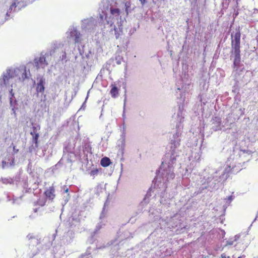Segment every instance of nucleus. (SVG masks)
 Instances as JSON below:
<instances>
[{"instance_id": "obj_1", "label": "nucleus", "mask_w": 258, "mask_h": 258, "mask_svg": "<svg viewBox=\"0 0 258 258\" xmlns=\"http://www.w3.org/2000/svg\"><path fill=\"white\" fill-rule=\"evenodd\" d=\"M4 84L6 86L13 87L14 80V73L12 70H8L3 76Z\"/></svg>"}, {"instance_id": "obj_2", "label": "nucleus", "mask_w": 258, "mask_h": 258, "mask_svg": "<svg viewBox=\"0 0 258 258\" xmlns=\"http://www.w3.org/2000/svg\"><path fill=\"white\" fill-rule=\"evenodd\" d=\"M51 54L48 53H41L40 55L36 57L34 59V62L36 64H47L46 59L50 56Z\"/></svg>"}, {"instance_id": "obj_3", "label": "nucleus", "mask_w": 258, "mask_h": 258, "mask_svg": "<svg viewBox=\"0 0 258 258\" xmlns=\"http://www.w3.org/2000/svg\"><path fill=\"white\" fill-rule=\"evenodd\" d=\"M44 195L46 200H48L51 202L53 201L55 198V189L54 186L53 185L49 186L45 190Z\"/></svg>"}, {"instance_id": "obj_4", "label": "nucleus", "mask_w": 258, "mask_h": 258, "mask_svg": "<svg viewBox=\"0 0 258 258\" xmlns=\"http://www.w3.org/2000/svg\"><path fill=\"white\" fill-rule=\"evenodd\" d=\"M45 80L44 78H41L36 86V91L38 94L39 93L43 94L45 90Z\"/></svg>"}, {"instance_id": "obj_5", "label": "nucleus", "mask_w": 258, "mask_h": 258, "mask_svg": "<svg viewBox=\"0 0 258 258\" xmlns=\"http://www.w3.org/2000/svg\"><path fill=\"white\" fill-rule=\"evenodd\" d=\"M70 36L74 39L76 43H80L81 41V35L79 32L76 30H73L70 33Z\"/></svg>"}, {"instance_id": "obj_6", "label": "nucleus", "mask_w": 258, "mask_h": 258, "mask_svg": "<svg viewBox=\"0 0 258 258\" xmlns=\"http://www.w3.org/2000/svg\"><path fill=\"white\" fill-rule=\"evenodd\" d=\"M240 52H231L230 58L233 61V64H239L240 61Z\"/></svg>"}, {"instance_id": "obj_7", "label": "nucleus", "mask_w": 258, "mask_h": 258, "mask_svg": "<svg viewBox=\"0 0 258 258\" xmlns=\"http://www.w3.org/2000/svg\"><path fill=\"white\" fill-rule=\"evenodd\" d=\"M33 132H31L30 134L33 137V141L35 144V147H38V138H39V134L37 133L36 130V127L34 126L33 127Z\"/></svg>"}, {"instance_id": "obj_8", "label": "nucleus", "mask_w": 258, "mask_h": 258, "mask_svg": "<svg viewBox=\"0 0 258 258\" xmlns=\"http://www.w3.org/2000/svg\"><path fill=\"white\" fill-rule=\"evenodd\" d=\"M111 87L110 94L112 98H116L119 95V90L115 84H111Z\"/></svg>"}, {"instance_id": "obj_9", "label": "nucleus", "mask_w": 258, "mask_h": 258, "mask_svg": "<svg viewBox=\"0 0 258 258\" xmlns=\"http://www.w3.org/2000/svg\"><path fill=\"white\" fill-rule=\"evenodd\" d=\"M232 50L231 52H240V43L233 42L231 41Z\"/></svg>"}, {"instance_id": "obj_10", "label": "nucleus", "mask_w": 258, "mask_h": 258, "mask_svg": "<svg viewBox=\"0 0 258 258\" xmlns=\"http://www.w3.org/2000/svg\"><path fill=\"white\" fill-rule=\"evenodd\" d=\"M111 163L110 159L106 157L102 158L100 161L101 165L104 167L108 166Z\"/></svg>"}, {"instance_id": "obj_11", "label": "nucleus", "mask_w": 258, "mask_h": 258, "mask_svg": "<svg viewBox=\"0 0 258 258\" xmlns=\"http://www.w3.org/2000/svg\"><path fill=\"white\" fill-rule=\"evenodd\" d=\"M28 77L27 76V71L26 67L24 68V69L21 71V76L19 77V81L23 82L26 79H28Z\"/></svg>"}, {"instance_id": "obj_12", "label": "nucleus", "mask_w": 258, "mask_h": 258, "mask_svg": "<svg viewBox=\"0 0 258 258\" xmlns=\"http://www.w3.org/2000/svg\"><path fill=\"white\" fill-rule=\"evenodd\" d=\"M240 37L241 33L238 29L234 35V39L232 40V41H233V42L240 43Z\"/></svg>"}, {"instance_id": "obj_13", "label": "nucleus", "mask_w": 258, "mask_h": 258, "mask_svg": "<svg viewBox=\"0 0 258 258\" xmlns=\"http://www.w3.org/2000/svg\"><path fill=\"white\" fill-rule=\"evenodd\" d=\"M100 170H101V168L100 169L97 168H93L90 172V175L92 176L93 178H95L99 173Z\"/></svg>"}, {"instance_id": "obj_14", "label": "nucleus", "mask_w": 258, "mask_h": 258, "mask_svg": "<svg viewBox=\"0 0 258 258\" xmlns=\"http://www.w3.org/2000/svg\"><path fill=\"white\" fill-rule=\"evenodd\" d=\"M110 13L112 15L118 16L120 15V10L119 9L111 8L110 9Z\"/></svg>"}, {"instance_id": "obj_15", "label": "nucleus", "mask_w": 258, "mask_h": 258, "mask_svg": "<svg viewBox=\"0 0 258 258\" xmlns=\"http://www.w3.org/2000/svg\"><path fill=\"white\" fill-rule=\"evenodd\" d=\"M234 197L233 196H230L224 199V200L226 201V203L227 204H230L231 201L233 200Z\"/></svg>"}, {"instance_id": "obj_16", "label": "nucleus", "mask_w": 258, "mask_h": 258, "mask_svg": "<svg viewBox=\"0 0 258 258\" xmlns=\"http://www.w3.org/2000/svg\"><path fill=\"white\" fill-rule=\"evenodd\" d=\"M213 120L214 121H215L216 123H217L218 125H220L221 123V119L219 117H215L213 118Z\"/></svg>"}, {"instance_id": "obj_17", "label": "nucleus", "mask_w": 258, "mask_h": 258, "mask_svg": "<svg viewBox=\"0 0 258 258\" xmlns=\"http://www.w3.org/2000/svg\"><path fill=\"white\" fill-rule=\"evenodd\" d=\"M7 165V162L5 161H2V168H5L6 165Z\"/></svg>"}, {"instance_id": "obj_18", "label": "nucleus", "mask_w": 258, "mask_h": 258, "mask_svg": "<svg viewBox=\"0 0 258 258\" xmlns=\"http://www.w3.org/2000/svg\"><path fill=\"white\" fill-rule=\"evenodd\" d=\"M139 1L141 2L142 5H145L147 2L146 0H139Z\"/></svg>"}, {"instance_id": "obj_19", "label": "nucleus", "mask_w": 258, "mask_h": 258, "mask_svg": "<svg viewBox=\"0 0 258 258\" xmlns=\"http://www.w3.org/2000/svg\"><path fill=\"white\" fill-rule=\"evenodd\" d=\"M13 90L12 88H11L10 89V94L11 95L12 97H13L14 96V94L13 93Z\"/></svg>"}, {"instance_id": "obj_20", "label": "nucleus", "mask_w": 258, "mask_h": 258, "mask_svg": "<svg viewBox=\"0 0 258 258\" xmlns=\"http://www.w3.org/2000/svg\"><path fill=\"white\" fill-rule=\"evenodd\" d=\"M66 58V54L65 52H63V54L62 55V59H65Z\"/></svg>"}, {"instance_id": "obj_21", "label": "nucleus", "mask_w": 258, "mask_h": 258, "mask_svg": "<svg viewBox=\"0 0 258 258\" xmlns=\"http://www.w3.org/2000/svg\"><path fill=\"white\" fill-rule=\"evenodd\" d=\"M13 149H14V152H15V153H17V152H18V151H19V150H18V149H17V150H16V149H15V146H14V147H13Z\"/></svg>"}, {"instance_id": "obj_22", "label": "nucleus", "mask_w": 258, "mask_h": 258, "mask_svg": "<svg viewBox=\"0 0 258 258\" xmlns=\"http://www.w3.org/2000/svg\"><path fill=\"white\" fill-rule=\"evenodd\" d=\"M16 7V5L15 3H13L12 5H11V7Z\"/></svg>"}, {"instance_id": "obj_23", "label": "nucleus", "mask_w": 258, "mask_h": 258, "mask_svg": "<svg viewBox=\"0 0 258 258\" xmlns=\"http://www.w3.org/2000/svg\"><path fill=\"white\" fill-rule=\"evenodd\" d=\"M125 7H126V12H127V9H128V7L127 6L126 4H125Z\"/></svg>"}, {"instance_id": "obj_24", "label": "nucleus", "mask_w": 258, "mask_h": 258, "mask_svg": "<svg viewBox=\"0 0 258 258\" xmlns=\"http://www.w3.org/2000/svg\"><path fill=\"white\" fill-rule=\"evenodd\" d=\"M100 18H101V19L102 20H103V16H102V15H100Z\"/></svg>"}, {"instance_id": "obj_25", "label": "nucleus", "mask_w": 258, "mask_h": 258, "mask_svg": "<svg viewBox=\"0 0 258 258\" xmlns=\"http://www.w3.org/2000/svg\"><path fill=\"white\" fill-rule=\"evenodd\" d=\"M44 205H45V202H44L43 204H40V205H41V206H44Z\"/></svg>"}, {"instance_id": "obj_26", "label": "nucleus", "mask_w": 258, "mask_h": 258, "mask_svg": "<svg viewBox=\"0 0 258 258\" xmlns=\"http://www.w3.org/2000/svg\"><path fill=\"white\" fill-rule=\"evenodd\" d=\"M202 258H209V256H205V257H203Z\"/></svg>"}, {"instance_id": "obj_27", "label": "nucleus", "mask_w": 258, "mask_h": 258, "mask_svg": "<svg viewBox=\"0 0 258 258\" xmlns=\"http://www.w3.org/2000/svg\"><path fill=\"white\" fill-rule=\"evenodd\" d=\"M68 189H67L66 190V192H68Z\"/></svg>"}, {"instance_id": "obj_28", "label": "nucleus", "mask_w": 258, "mask_h": 258, "mask_svg": "<svg viewBox=\"0 0 258 258\" xmlns=\"http://www.w3.org/2000/svg\"><path fill=\"white\" fill-rule=\"evenodd\" d=\"M228 168L229 169H230V166H228Z\"/></svg>"}, {"instance_id": "obj_29", "label": "nucleus", "mask_w": 258, "mask_h": 258, "mask_svg": "<svg viewBox=\"0 0 258 258\" xmlns=\"http://www.w3.org/2000/svg\"><path fill=\"white\" fill-rule=\"evenodd\" d=\"M238 258H241V256H239V257H238Z\"/></svg>"}]
</instances>
